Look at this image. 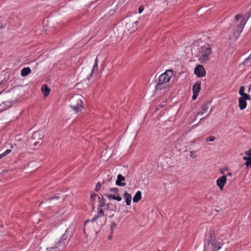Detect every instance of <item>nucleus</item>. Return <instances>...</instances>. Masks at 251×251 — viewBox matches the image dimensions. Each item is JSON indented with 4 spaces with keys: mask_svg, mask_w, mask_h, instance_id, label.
Masks as SVG:
<instances>
[{
    "mask_svg": "<svg viewBox=\"0 0 251 251\" xmlns=\"http://www.w3.org/2000/svg\"><path fill=\"white\" fill-rule=\"evenodd\" d=\"M11 151L10 150H7L5 151L2 153V155H3L4 157L11 152Z\"/></svg>",
    "mask_w": 251,
    "mask_h": 251,
    "instance_id": "33",
    "label": "nucleus"
},
{
    "mask_svg": "<svg viewBox=\"0 0 251 251\" xmlns=\"http://www.w3.org/2000/svg\"><path fill=\"white\" fill-rule=\"evenodd\" d=\"M54 199H59V197H50V198L48 199L47 201L52 200H53Z\"/></svg>",
    "mask_w": 251,
    "mask_h": 251,
    "instance_id": "37",
    "label": "nucleus"
},
{
    "mask_svg": "<svg viewBox=\"0 0 251 251\" xmlns=\"http://www.w3.org/2000/svg\"><path fill=\"white\" fill-rule=\"evenodd\" d=\"M220 172H221V174H224V171H223L222 169H221V170H220Z\"/></svg>",
    "mask_w": 251,
    "mask_h": 251,
    "instance_id": "42",
    "label": "nucleus"
},
{
    "mask_svg": "<svg viewBox=\"0 0 251 251\" xmlns=\"http://www.w3.org/2000/svg\"><path fill=\"white\" fill-rule=\"evenodd\" d=\"M164 83H159V81L156 84L155 86V89L156 90H161L163 88L165 87Z\"/></svg>",
    "mask_w": 251,
    "mask_h": 251,
    "instance_id": "25",
    "label": "nucleus"
},
{
    "mask_svg": "<svg viewBox=\"0 0 251 251\" xmlns=\"http://www.w3.org/2000/svg\"><path fill=\"white\" fill-rule=\"evenodd\" d=\"M249 58L251 59V53L250 54V56H249Z\"/></svg>",
    "mask_w": 251,
    "mask_h": 251,
    "instance_id": "44",
    "label": "nucleus"
},
{
    "mask_svg": "<svg viewBox=\"0 0 251 251\" xmlns=\"http://www.w3.org/2000/svg\"><path fill=\"white\" fill-rule=\"evenodd\" d=\"M227 176H232V173L231 172H229L227 174Z\"/></svg>",
    "mask_w": 251,
    "mask_h": 251,
    "instance_id": "40",
    "label": "nucleus"
},
{
    "mask_svg": "<svg viewBox=\"0 0 251 251\" xmlns=\"http://www.w3.org/2000/svg\"><path fill=\"white\" fill-rule=\"evenodd\" d=\"M245 164L247 167L251 166V157L249 158V159L245 162Z\"/></svg>",
    "mask_w": 251,
    "mask_h": 251,
    "instance_id": "31",
    "label": "nucleus"
},
{
    "mask_svg": "<svg viewBox=\"0 0 251 251\" xmlns=\"http://www.w3.org/2000/svg\"><path fill=\"white\" fill-rule=\"evenodd\" d=\"M100 187H101V184L100 182L98 183L96 185V191H98V190H99L100 189Z\"/></svg>",
    "mask_w": 251,
    "mask_h": 251,
    "instance_id": "34",
    "label": "nucleus"
},
{
    "mask_svg": "<svg viewBox=\"0 0 251 251\" xmlns=\"http://www.w3.org/2000/svg\"><path fill=\"white\" fill-rule=\"evenodd\" d=\"M69 232V229H67L65 231V233L63 234V235L61 237L60 240L57 243V245L58 247H61L63 246V248L65 247V241L68 238V233Z\"/></svg>",
    "mask_w": 251,
    "mask_h": 251,
    "instance_id": "11",
    "label": "nucleus"
},
{
    "mask_svg": "<svg viewBox=\"0 0 251 251\" xmlns=\"http://www.w3.org/2000/svg\"><path fill=\"white\" fill-rule=\"evenodd\" d=\"M165 104H166V102L165 101H163V104H162L161 105H159V106L160 107H162L164 106Z\"/></svg>",
    "mask_w": 251,
    "mask_h": 251,
    "instance_id": "39",
    "label": "nucleus"
},
{
    "mask_svg": "<svg viewBox=\"0 0 251 251\" xmlns=\"http://www.w3.org/2000/svg\"><path fill=\"white\" fill-rule=\"evenodd\" d=\"M226 176L224 175L219 178L217 180V185L219 187V188L221 190H223L224 186L226 183Z\"/></svg>",
    "mask_w": 251,
    "mask_h": 251,
    "instance_id": "12",
    "label": "nucleus"
},
{
    "mask_svg": "<svg viewBox=\"0 0 251 251\" xmlns=\"http://www.w3.org/2000/svg\"><path fill=\"white\" fill-rule=\"evenodd\" d=\"M126 178L121 174H119L117 176V179L116 181V184L118 186L124 187L126 185V183L124 182Z\"/></svg>",
    "mask_w": 251,
    "mask_h": 251,
    "instance_id": "13",
    "label": "nucleus"
},
{
    "mask_svg": "<svg viewBox=\"0 0 251 251\" xmlns=\"http://www.w3.org/2000/svg\"><path fill=\"white\" fill-rule=\"evenodd\" d=\"M215 140V137L214 136H210L208 137L205 139L206 142H213Z\"/></svg>",
    "mask_w": 251,
    "mask_h": 251,
    "instance_id": "30",
    "label": "nucleus"
},
{
    "mask_svg": "<svg viewBox=\"0 0 251 251\" xmlns=\"http://www.w3.org/2000/svg\"><path fill=\"white\" fill-rule=\"evenodd\" d=\"M109 191L111 193H114L115 195L105 194L104 196L108 198L109 200H114L117 201H121L122 200V197L119 196V190L118 188L115 187L110 189Z\"/></svg>",
    "mask_w": 251,
    "mask_h": 251,
    "instance_id": "6",
    "label": "nucleus"
},
{
    "mask_svg": "<svg viewBox=\"0 0 251 251\" xmlns=\"http://www.w3.org/2000/svg\"><path fill=\"white\" fill-rule=\"evenodd\" d=\"M198 95V93H196L195 92H193V95L192 97L193 100H195L197 98Z\"/></svg>",
    "mask_w": 251,
    "mask_h": 251,
    "instance_id": "36",
    "label": "nucleus"
},
{
    "mask_svg": "<svg viewBox=\"0 0 251 251\" xmlns=\"http://www.w3.org/2000/svg\"><path fill=\"white\" fill-rule=\"evenodd\" d=\"M124 198H125L126 202L127 205H129L131 203L132 199L131 195L127 192H125L124 194Z\"/></svg>",
    "mask_w": 251,
    "mask_h": 251,
    "instance_id": "15",
    "label": "nucleus"
},
{
    "mask_svg": "<svg viewBox=\"0 0 251 251\" xmlns=\"http://www.w3.org/2000/svg\"><path fill=\"white\" fill-rule=\"evenodd\" d=\"M211 110H210L209 111V113H208V114L207 116H208V115L210 114V113H211Z\"/></svg>",
    "mask_w": 251,
    "mask_h": 251,
    "instance_id": "43",
    "label": "nucleus"
},
{
    "mask_svg": "<svg viewBox=\"0 0 251 251\" xmlns=\"http://www.w3.org/2000/svg\"><path fill=\"white\" fill-rule=\"evenodd\" d=\"M97 70H98V59H97V58H96V60H95V64H94V65L93 66V70H92V74L93 73L94 71H97Z\"/></svg>",
    "mask_w": 251,
    "mask_h": 251,
    "instance_id": "29",
    "label": "nucleus"
},
{
    "mask_svg": "<svg viewBox=\"0 0 251 251\" xmlns=\"http://www.w3.org/2000/svg\"><path fill=\"white\" fill-rule=\"evenodd\" d=\"M98 200L99 202L98 207H102L105 205L106 200L103 197L102 195L99 196Z\"/></svg>",
    "mask_w": 251,
    "mask_h": 251,
    "instance_id": "18",
    "label": "nucleus"
},
{
    "mask_svg": "<svg viewBox=\"0 0 251 251\" xmlns=\"http://www.w3.org/2000/svg\"><path fill=\"white\" fill-rule=\"evenodd\" d=\"M250 91V88H249V90H248V92H249Z\"/></svg>",
    "mask_w": 251,
    "mask_h": 251,
    "instance_id": "48",
    "label": "nucleus"
},
{
    "mask_svg": "<svg viewBox=\"0 0 251 251\" xmlns=\"http://www.w3.org/2000/svg\"><path fill=\"white\" fill-rule=\"evenodd\" d=\"M243 64L247 67L250 66L251 65V59L248 57L246 58L244 61L243 62Z\"/></svg>",
    "mask_w": 251,
    "mask_h": 251,
    "instance_id": "26",
    "label": "nucleus"
},
{
    "mask_svg": "<svg viewBox=\"0 0 251 251\" xmlns=\"http://www.w3.org/2000/svg\"><path fill=\"white\" fill-rule=\"evenodd\" d=\"M242 17V15H241V14H237L235 16V20L236 21V23H235V24H236V29H235V30H236V32L237 33H239V32L237 31V25L238 24H239L240 22H241V20L238 22V20L239 19H240Z\"/></svg>",
    "mask_w": 251,
    "mask_h": 251,
    "instance_id": "23",
    "label": "nucleus"
},
{
    "mask_svg": "<svg viewBox=\"0 0 251 251\" xmlns=\"http://www.w3.org/2000/svg\"><path fill=\"white\" fill-rule=\"evenodd\" d=\"M249 158H250L249 156L247 157V156H244L243 157V159L244 160H246V161L249 159Z\"/></svg>",
    "mask_w": 251,
    "mask_h": 251,
    "instance_id": "38",
    "label": "nucleus"
},
{
    "mask_svg": "<svg viewBox=\"0 0 251 251\" xmlns=\"http://www.w3.org/2000/svg\"><path fill=\"white\" fill-rule=\"evenodd\" d=\"M251 99L250 95L247 96V97L242 96L239 99V106L241 110L244 109L247 106L246 100H250Z\"/></svg>",
    "mask_w": 251,
    "mask_h": 251,
    "instance_id": "10",
    "label": "nucleus"
},
{
    "mask_svg": "<svg viewBox=\"0 0 251 251\" xmlns=\"http://www.w3.org/2000/svg\"><path fill=\"white\" fill-rule=\"evenodd\" d=\"M205 118V117H204V118H201V120L203 119H204V118Z\"/></svg>",
    "mask_w": 251,
    "mask_h": 251,
    "instance_id": "45",
    "label": "nucleus"
},
{
    "mask_svg": "<svg viewBox=\"0 0 251 251\" xmlns=\"http://www.w3.org/2000/svg\"><path fill=\"white\" fill-rule=\"evenodd\" d=\"M201 82H196L193 86V91L196 93H199L201 90Z\"/></svg>",
    "mask_w": 251,
    "mask_h": 251,
    "instance_id": "20",
    "label": "nucleus"
},
{
    "mask_svg": "<svg viewBox=\"0 0 251 251\" xmlns=\"http://www.w3.org/2000/svg\"><path fill=\"white\" fill-rule=\"evenodd\" d=\"M82 96L80 95H76L70 99V107L76 112H81L83 109Z\"/></svg>",
    "mask_w": 251,
    "mask_h": 251,
    "instance_id": "2",
    "label": "nucleus"
},
{
    "mask_svg": "<svg viewBox=\"0 0 251 251\" xmlns=\"http://www.w3.org/2000/svg\"><path fill=\"white\" fill-rule=\"evenodd\" d=\"M3 157H4V156H3V155H2V153L0 154V159L2 158Z\"/></svg>",
    "mask_w": 251,
    "mask_h": 251,
    "instance_id": "41",
    "label": "nucleus"
},
{
    "mask_svg": "<svg viewBox=\"0 0 251 251\" xmlns=\"http://www.w3.org/2000/svg\"><path fill=\"white\" fill-rule=\"evenodd\" d=\"M212 49L208 46H202L200 50V60L201 63L206 62L209 59V55L212 53Z\"/></svg>",
    "mask_w": 251,
    "mask_h": 251,
    "instance_id": "4",
    "label": "nucleus"
},
{
    "mask_svg": "<svg viewBox=\"0 0 251 251\" xmlns=\"http://www.w3.org/2000/svg\"><path fill=\"white\" fill-rule=\"evenodd\" d=\"M117 224L115 222H112L110 225V230L111 233H113V230L116 228Z\"/></svg>",
    "mask_w": 251,
    "mask_h": 251,
    "instance_id": "27",
    "label": "nucleus"
},
{
    "mask_svg": "<svg viewBox=\"0 0 251 251\" xmlns=\"http://www.w3.org/2000/svg\"><path fill=\"white\" fill-rule=\"evenodd\" d=\"M142 198V193L140 191H137L133 198V201L135 203L138 202Z\"/></svg>",
    "mask_w": 251,
    "mask_h": 251,
    "instance_id": "21",
    "label": "nucleus"
},
{
    "mask_svg": "<svg viewBox=\"0 0 251 251\" xmlns=\"http://www.w3.org/2000/svg\"><path fill=\"white\" fill-rule=\"evenodd\" d=\"M190 157L193 158V159H194V158H196L198 155L197 154V151H190Z\"/></svg>",
    "mask_w": 251,
    "mask_h": 251,
    "instance_id": "28",
    "label": "nucleus"
},
{
    "mask_svg": "<svg viewBox=\"0 0 251 251\" xmlns=\"http://www.w3.org/2000/svg\"><path fill=\"white\" fill-rule=\"evenodd\" d=\"M173 75V72L172 70H167L164 73L161 74L158 78V81L161 83H166Z\"/></svg>",
    "mask_w": 251,
    "mask_h": 251,
    "instance_id": "5",
    "label": "nucleus"
},
{
    "mask_svg": "<svg viewBox=\"0 0 251 251\" xmlns=\"http://www.w3.org/2000/svg\"><path fill=\"white\" fill-rule=\"evenodd\" d=\"M138 23L137 21L128 20L126 24V29L130 33L135 31L137 28Z\"/></svg>",
    "mask_w": 251,
    "mask_h": 251,
    "instance_id": "7",
    "label": "nucleus"
},
{
    "mask_svg": "<svg viewBox=\"0 0 251 251\" xmlns=\"http://www.w3.org/2000/svg\"><path fill=\"white\" fill-rule=\"evenodd\" d=\"M144 9V7L143 5H140L138 9L139 13H141Z\"/></svg>",
    "mask_w": 251,
    "mask_h": 251,
    "instance_id": "32",
    "label": "nucleus"
},
{
    "mask_svg": "<svg viewBox=\"0 0 251 251\" xmlns=\"http://www.w3.org/2000/svg\"><path fill=\"white\" fill-rule=\"evenodd\" d=\"M209 108V103L208 102L203 103L201 107V110L198 112L197 115L204 114L208 111Z\"/></svg>",
    "mask_w": 251,
    "mask_h": 251,
    "instance_id": "14",
    "label": "nucleus"
},
{
    "mask_svg": "<svg viewBox=\"0 0 251 251\" xmlns=\"http://www.w3.org/2000/svg\"><path fill=\"white\" fill-rule=\"evenodd\" d=\"M44 135L42 133L40 132H36L33 135V138L34 139H40L41 140L43 138Z\"/></svg>",
    "mask_w": 251,
    "mask_h": 251,
    "instance_id": "22",
    "label": "nucleus"
},
{
    "mask_svg": "<svg viewBox=\"0 0 251 251\" xmlns=\"http://www.w3.org/2000/svg\"><path fill=\"white\" fill-rule=\"evenodd\" d=\"M41 91L45 97H47L49 95L50 90L48 88L46 85H43L41 88Z\"/></svg>",
    "mask_w": 251,
    "mask_h": 251,
    "instance_id": "17",
    "label": "nucleus"
},
{
    "mask_svg": "<svg viewBox=\"0 0 251 251\" xmlns=\"http://www.w3.org/2000/svg\"><path fill=\"white\" fill-rule=\"evenodd\" d=\"M111 235L109 237V239H111Z\"/></svg>",
    "mask_w": 251,
    "mask_h": 251,
    "instance_id": "47",
    "label": "nucleus"
},
{
    "mask_svg": "<svg viewBox=\"0 0 251 251\" xmlns=\"http://www.w3.org/2000/svg\"><path fill=\"white\" fill-rule=\"evenodd\" d=\"M31 72V70L29 67H26L23 68L21 73V75L22 76H26L30 74Z\"/></svg>",
    "mask_w": 251,
    "mask_h": 251,
    "instance_id": "19",
    "label": "nucleus"
},
{
    "mask_svg": "<svg viewBox=\"0 0 251 251\" xmlns=\"http://www.w3.org/2000/svg\"><path fill=\"white\" fill-rule=\"evenodd\" d=\"M194 73L198 77H201L205 75L206 72L202 65H198L195 68Z\"/></svg>",
    "mask_w": 251,
    "mask_h": 251,
    "instance_id": "9",
    "label": "nucleus"
},
{
    "mask_svg": "<svg viewBox=\"0 0 251 251\" xmlns=\"http://www.w3.org/2000/svg\"><path fill=\"white\" fill-rule=\"evenodd\" d=\"M244 91H245V87L244 86H241L240 88V89H239V94L240 95L241 97L244 96V97H247V96L249 95L248 94L245 93Z\"/></svg>",
    "mask_w": 251,
    "mask_h": 251,
    "instance_id": "24",
    "label": "nucleus"
},
{
    "mask_svg": "<svg viewBox=\"0 0 251 251\" xmlns=\"http://www.w3.org/2000/svg\"><path fill=\"white\" fill-rule=\"evenodd\" d=\"M251 16V9L250 10V11L249 12H248L247 14H246L245 15V18H246V19L245 20L244 18L241 19L240 24H238L237 25V29L238 32H241L247 21L250 18Z\"/></svg>",
    "mask_w": 251,
    "mask_h": 251,
    "instance_id": "8",
    "label": "nucleus"
},
{
    "mask_svg": "<svg viewBox=\"0 0 251 251\" xmlns=\"http://www.w3.org/2000/svg\"><path fill=\"white\" fill-rule=\"evenodd\" d=\"M104 212L101 207H98L97 208V214L95 215L91 220H87L85 221L83 227V232L86 234V230L90 231L92 226H89V224H92L94 221H96L98 219L104 217Z\"/></svg>",
    "mask_w": 251,
    "mask_h": 251,
    "instance_id": "3",
    "label": "nucleus"
},
{
    "mask_svg": "<svg viewBox=\"0 0 251 251\" xmlns=\"http://www.w3.org/2000/svg\"><path fill=\"white\" fill-rule=\"evenodd\" d=\"M223 244L219 242L215 236L211 234L207 240L204 248V251H217L220 250Z\"/></svg>",
    "mask_w": 251,
    "mask_h": 251,
    "instance_id": "1",
    "label": "nucleus"
},
{
    "mask_svg": "<svg viewBox=\"0 0 251 251\" xmlns=\"http://www.w3.org/2000/svg\"><path fill=\"white\" fill-rule=\"evenodd\" d=\"M99 196V195H98V194H94L91 196L90 201H91V204L92 206L93 210H94V209L95 208V201H96V200H98Z\"/></svg>",
    "mask_w": 251,
    "mask_h": 251,
    "instance_id": "16",
    "label": "nucleus"
},
{
    "mask_svg": "<svg viewBox=\"0 0 251 251\" xmlns=\"http://www.w3.org/2000/svg\"><path fill=\"white\" fill-rule=\"evenodd\" d=\"M111 179H112V176L110 177V179L109 180L110 181Z\"/></svg>",
    "mask_w": 251,
    "mask_h": 251,
    "instance_id": "46",
    "label": "nucleus"
},
{
    "mask_svg": "<svg viewBox=\"0 0 251 251\" xmlns=\"http://www.w3.org/2000/svg\"><path fill=\"white\" fill-rule=\"evenodd\" d=\"M245 154L248 155L249 157H251V150H250L245 152Z\"/></svg>",
    "mask_w": 251,
    "mask_h": 251,
    "instance_id": "35",
    "label": "nucleus"
}]
</instances>
